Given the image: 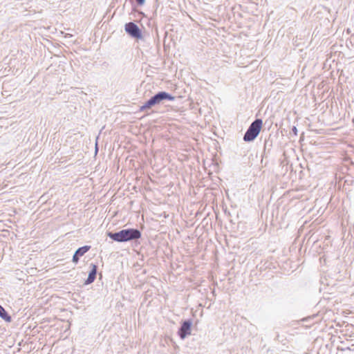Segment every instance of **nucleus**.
Wrapping results in <instances>:
<instances>
[{"instance_id":"nucleus-1","label":"nucleus","mask_w":354,"mask_h":354,"mask_svg":"<svg viewBox=\"0 0 354 354\" xmlns=\"http://www.w3.org/2000/svg\"><path fill=\"white\" fill-rule=\"evenodd\" d=\"M107 236L116 242H127L138 240L141 237V232L135 228L124 229L117 232H108Z\"/></svg>"},{"instance_id":"nucleus-2","label":"nucleus","mask_w":354,"mask_h":354,"mask_svg":"<svg viewBox=\"0 0 354 354\" xmlns=\"http://www.w3.org/2000/svg\"><path fill=\"white\" fill-rule=\"evenodd\" d=\"M175 97L166 91H160L151 97L142 106L140 107V111L150 109L152 106L159 104L163 101H173Z\"/></svg>"},{"instance_id":"nucleus-3","label":"nucleus","mask_w":354,"mask_h":354,"mask_svg":"<svg viewBox=\"0 0 354 354\" xmlns=\"http://www.w3.org/2000/svg\"><path fill=\"white\" fill-rule=\"evenodd\" d=\"M262 124L263 121L261 119L257 118L254 122H252L244 134V141H253L259 134L262 127Z\"/></svg>"},{"instance_id":"nucleus-4","label":"nucleus","mask_w":354,"mask_h":354,"mask_svg":"<svg viewBox=\"0 0 354 354\" xmlns=\"http://www.w3.org/2000/svg\"><path fill=\"white\" fill-rule=\"evenodd\" d=\"M124 30L133 38L141 39L142 37L141 30L134 22L127 23L124 26Z\"/></svg>"},{"instance_id":"nucleus-5","label":"nucleus","mask_w":354,"mask_h":354,"mask_svg":"<svg viewBox=\"0 0 354 354\" xmlns=\"http://www.w3.org/2000/svg\"><path fill=\"white\" fill-rule=\"evenodd\" d=\"M192 322L191 320L187 319L182 322L181 326L178 330V335L181 339H185L187 335L191 334Z\"/></svg>"},{"instance_id":"nucleus-6","label":"nucleus","mask_w":354,"mask_h":354,"mask_svg":"<svg viewBox=\"0 0 354 354\" xmlns=\"http://www.w3.org/2000/svg\"><path fill=\"white\" fill-rule=\"evenodd\" d=\"M91 249L90 245H84L82 247L79 248L74 253L73 256V262L75 263H77L80 257L84 255L85 253H86L89 250Z\"/></svg>"},{"instance_id":"nucleus-7","label":"nucleus","mask_w":354,"mask_h":354,"mask_svg":"<svg viewBox=\"0 0 354 354\" xmlns=\"http://www.w3.org/2000/svg\"><path fill=\"white\" fill-rule=\"evenodd\" d=\"M91 270L88 273V276L87 279L85 281V284L92 283L96 278V275H97V266L93 263L91 265Z\"/></svg>"},{"instance_id":"nucleus-8","label":"nucleus","mask_w":354,"mask_h":354,"mask_svg":"<svg viewBox=\"0 0 354 354\" xmlns=\"http://www.w3.org/2000/svg\"><path fill=\"white\" fill-rule=\"evenodd\" d=\"M0 317L6 322L11 321V317L8 314L6 310L0 305Z\"/></svg>"},{"instance_id":"nucleus-9","label":"nucleus","mask_w":354,"mask_h":354,"mask_svg":"<svg viewBox=\"0 0 354 354\" xmlns=\"http://www.w3.org/2000/svg\"><path fill=\"white\" fill-rule=\"evenodd\" d=\"M137 3L140 6L143 5L145 3V0H136Z\"/></svg>"},{"instance_id":"nucleus-10","label":"nucleus","mask_w":354,"mask_h":354,"mask_svg":"<svg viewBox=\"0 0 354 354\" xmlns=\"http://www.w3.org/2000/svg\"><path fill=\"white\" fill-rule=\"evenodd\" d=\"M292 131L295 136L297 135V129L296 127H293Z\"/></svg>"}]
</instances>
